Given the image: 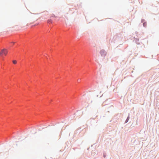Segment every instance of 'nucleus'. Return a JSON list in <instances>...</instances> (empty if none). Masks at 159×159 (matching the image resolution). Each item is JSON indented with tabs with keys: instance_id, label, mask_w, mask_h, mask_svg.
<instances>
[{
	"instance_id": "nucleus-1",
	"label": "nucleus",
	"mask_w": 159,
	"mask_h": 159,
	"mask_svg": "<svg viewBox=\"0 0 159 159\" xmlns=\"http://www.w3.org/2000/svg\"><path fill=\"white\" fill-rule=\"evenodd\" d=\"M100 53L102 57H105L106 56L107 52L104 50L102 49L100 51Z\"/></svg>"
},
{
	"instance_id": "nucleus-2",
	"label": "nucleus",
	"mask_w": 159,
	"mask_h": 159,
	"mask_svg": "<svg viewBox=\"0 0 159 159\" xmlns=\"http://www.w3.org/2000/svg\"><path fill=\"white\" fill-rule=\"evenodd\" d=\"M8 52V51L7 49H2L1 51V52H0V55L2 54H4L5 56H6L7 53Z\"/></svg>"
},
{
	"instance_id": "nucleus-3",
	"label": "nucleus",
	"mask_w": 159,
	"mask_h": 159,
	"mask_svg": "<svg viewBox=\"0 0 159 159\" xmlns=\"http://www.w3.org/2000/svg\"><path fill=\"white\" fill-rule=\"evenodd\" d=\"M12 62L13 64H16L17 63V61L16 60H13Z\"/></svg>"
},
{
	"instance_id": "nucleus-4",
	"label": "nucleus",
	"mask_w": 159,
	"mask_h": 159,
	"mask_svg": "<svg viewBox=\"0 0 159 159\" xmlns=\"http://www.w3.org/2000/svg\"><path fill=\"white\" fill-rule=\"evenodd\" d=\"M143 25L144 26H146L147 25V23L146 22L144 23H143Z\"/></svg>"
},
{
	"instance_id": "nucleus-5",
	"label": "nucleus",
	"mask_w": 159,
	"mask_h": 159,
	"mask_svg": "<svg viewBox=\"0 0 159 159\" xmlns=\"http://www.w3.org/2000/svg\"><path fill=\"white\" fill-rule=\"evenodd\" d=\"M50 20H48V21H50Z\"/></svg>"
},
{
	"instance_id": "nucleus-6",
	"label": "nucleus",
	"mask_w": 159,
	"mask_h": 159,
	"mask_svg": "<svg viewBox=\"0 0 159 159\" xmlns=\"http://www.w3.org/2000/svg\"><path fill=\"white\" fill-rule=\"evenodd\" d=\"M80 80H78V82H79Z\"/></svg>"
},
{
	"instance_id": "nucleus-7",
	"label": "nucleus",
	"mask_w": 159,
	"mask_h": 159,
	"mask_svg": "<svg viewBox=\"0 0 159 159\" xmlns=\"http://www.w3.org/2000/svg\"><path fill=\"white\" fill-rule=\"evenodd\" d=\"M52 16L55 17V16Z\"/></svg>"
}]
</instances>
